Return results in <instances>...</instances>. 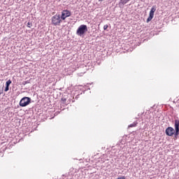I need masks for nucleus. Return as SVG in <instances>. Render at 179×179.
I'll list each match as a JSON object with an SVG mask.
<instances>
[{"label":"nucleus","mask_w":179,"mask_h":179,"mask_svg":"<svg viewBox=\"0 0 179 179\" xmlns=\"http://www.w3.org/2000/svg\"><path fill=\"white\" fill-rule=\"evenodd\" d=\"M174 127H175V129L171 127H167L165 130V134L167 136H174V138L177 139L179 135V120L178 119L175 120Z\"/></svg>","instance_id":"nucleus-1"},{"label":"nucleus","mask_w":179,"mask_h":179,"mask_svg":"<svg viewBox=\"0 0 179 179\" xmlns=\"http://www.w3.org/2000/svg\"><path fill=\"white\" fill-rule=\"evenodd\" d=\"M87 31V26L86 24H81L76 31L77 36L80 37H83L85 36V33Z\"/></svg>","instance_id":"nucleus-2"},{"label":"nucleus","mask_w":179,"mask_h":179,"mask_svg":"<svg viewBox=\"0 0 179 179\" xmlns=\"http://www.w3.org/2000/svg\"><path fill=\"white\" fill-rule=\"evenodd\" d=\"M31 103V99L30 97L24 96L22 98V99L20 101V107H27V106H29Z\"/></svg>","instance_id":"nucleus-3"},{"label":"nucleus","mask_w":179,"mask_h":179,"mask_svg":"<svg viewBox=\"0 0 179 179\" xmlns=\"http://www.w3.org/2000/svg\"><path fill=\"white\" fill-rule=\"evenodd\" d=\"M52 24H54V26H59L61 22V16L59 15L56 14L55 15L52 17Z\"/></svg>","instance_id":"nucleus-4"},{"label":"nucleus","mask_w":179,"mask_h":179,"mask_svg":"<svg viewBox=\"0 0 179 179\" xmlns=\"http://www.w3.org/2000/svg\"><path fill=\"white\" fill-rule=\"evenodd\" d=\"M155 12H156V7L152 6L150 11L149 17L147 19V23H149V22H150L152 19H153V16H155Z\"/></svg>","instance_id":"nucleus-5"},{"label":"nucleus","mask_w":179,"mask_h":179,"mask_svg":"<svg viewBox=\"0 0 179 179\" xmlns=\"http://www.w3.org/2000/svg\"><path fill=\"white\" fill-rule=\"evenodd\" d=\"M71 16V11L68 10H64L62 12L61 19L62 20H65L66 17H69Z\"/></svg>","instance_id":"nucleus-6"},{"label":"nucleus","mask_w":179,"mask_h":179,"mask_svg":"<svg viewBox=\"0 0 179 179\" xmlns=\"http://www.w3.org/2000/svg\"><path fill=\"white\" fill-rule=\"evenodd\" d=\"M138 125V121L134 122L133 124H131L128 126V128H134Z\"/></svg>","instance_id":"nucleus-7"},{"label":"nucleus","mask_w":179,"mask_h":179,"mask_svg":"<svg viewBox=\"0 0 179 179\" xmlns=\"http://www.w3.org/2000/svg\"><path fill=\"white\" fill-rule=\"evenodd\" d=\"M129 0H120V5H125V3H127Z\"/></svg>","instance_id":"nucleus-8"},{"label":"nucleus","mask_w":179,"mask_h":179,"mask_svg":"<svg viewBox=\"0 0 179 179\" xmlns=\"http://www.w3.org/2000/svg\"><path fill=\"white\" fill-rule=\"evenodd\" d=\"M12 83V80H8V81H6V86H10V84Z\"/></svg>","instance_id":"nucleus-9"},{"label":"nucleus","mask_w":179,"mask_h":179,"mask_svg":"<svg viewBox=\"0 0 179 179\" xmlns=\"http://www.w3.org/2000/svg\"><path fill=\"white\" fill-rule=\"evenodd\" d=\"M3 93V86L0 85V96Z\"/></svg>","instance_id":"nucleus-10"},{"label":"nucleus","mask_w":179,"mask_h":179,"mask_svg":"<svg viewBox=\"0 0 179 179\" xmlns=\"http://www.w3.org/2000/svg\"><path fill=\"white\" fill-rule=\"evenodd\" d=\"M9 91V86H6L5 87L4 92H8Z\"/></svg>","instance_id":"nucleus-11"},{"label":"nucleus","mask_w":179,"mask_h":179,"mask_svg":"<svg viewBox=\"0 0 179 179\" xmlns=\"http://www.w3.org/2000/svg\"><path fill=\"white\" fill-rule=\"evenodd\" d=\"M31 26H32V24H31V22H29L27 23V27L30 28Z\"/></svg>","instance_id":"nucleus-12"},{"label":"nucleus","mask_w":179,"mask_h":179,"mask_svg":"<svg viewBox=\"0 0 179 179\" xmlns=\"http://www.w3.org/2000/svg\"><path fill=\"white\" fill-rule=\"evenodd\" d=\"M106 29H108V25L107 24L103 26V30H106Z\"/></svg>","instance_id":"nucleus-13"},{"label":"nucleus","mask_w":179,"mask_h":179,"mask_svg":"<svg viewBox=\"0 0 179 179\" xmlns=\"http://www.w3.org/2000/svg\"><path fill=\"white\" fill-rule=\"evenodd\" d=\"M27 83H30V81L27 80L23 83V85H27Z\"/></svg>","instance_id":"nucleus-14"},{"label":"nucleus","mask_w":179,"mask_h":179,"mask_svg":"<svg viewBox=\"0 0 179 179\" xmlns=\"http://www.w3.org/2000/svg\"><path fill=\"white\" fill-rule=\"evenodd\" d=\"M62 101H66V99L62 98Z\"/></svg>","instance_id":"nucleus-15"},{"label":"nucleus","mask_w":179,"mask_h":179,"mask_svg":"<svg viewBox=\"0 0 179 179\" xmlns=\"http://www.w3.org/2000/svg\"><path fill=\"white\" fill-rule=\"evenodd\" d=\"M117 179H125V177L117 178Z\"/></svg>","instance_id":"nucleus-16"},{"label":"nucleus","mask_w":179,"mask_h":179,"mask_svg":"<svg viewBox=\"0 0 179 179\" xmlns=\"http://www.w3.org/2000/svg\"><path fill=\"white\" fill-rule=\"evenodd\" d=\"M99 2H101V1H103V0H99Z\"/></svg>","instance_id":"nucleus-17"}]
</instances>
